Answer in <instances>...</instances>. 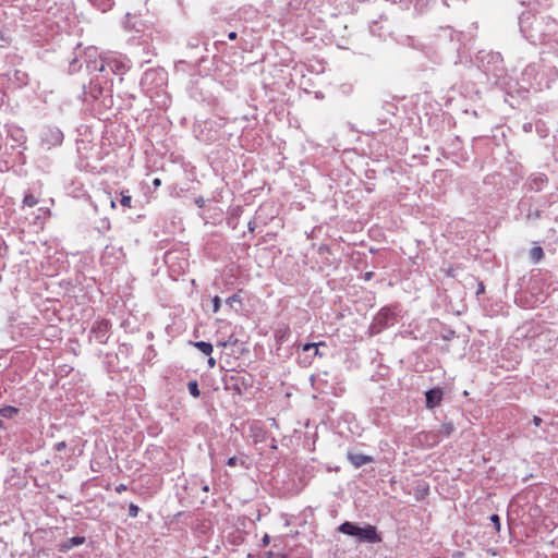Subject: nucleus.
<instances>
[{"label": "nucleus", "mask_w": 558, "mask_h": 558, "mask_svg": "<svg viewBox=\"0 0 558 558\" xmlns=\"http://www.w3.org/2000/svg\"><path fill=\"white\" fill-rule=\"evenodd\" d=\"M339 532L352 536L359 543H379L381 538L378 536L375 526L366 524L359 526L352 522H344L338 527Z\"/></svg>", "instance_id": "obj_1"}, {"label": "nucleus", "mask_w": 558, "mask_h": 558, "mask_svg": "<svg viewBox=\"0 0 558 558\" xmlns=\"http://www.w3.org/2000/svg\"><path fill=\"white\" fill-rule=\"evenodd\" d=\"M106 66H109L111 69V71L118 75L124 74L128 69L126 63L124 61L118 60V59H112V60H107V61L101 59L100 63H98L97 61H93V60L87 61V68L89 70L102 72V71H105Z\"/></svg>", "instance_id": "obj_2"}, {"label": "nucleus", "mask_w": 558, "mask_h": 558, "mask_svg": "<svg viewBox=\"0 0 558 558\" xmlns=\"http://www.w3.org/2000/svg\"><path fill=\"white\" fill-rule=\"evenodd\" d=\"M62 141L63 133L58 128L46 126L40 132V144L46 149L61 145Z\"/></svg>", "instance_id": "obj_3"}, {"label": "nucleus", "mask_w": 558, "mask_h": 558, "mask_svg": "<svg viewBox=\"0 0 558 558\" xmlns=\"http://www.w3.org/2000/svg\"><path fill=\"white\" fill-rule=\"evenodd\" d=\"M426 407L433 409L436 407L442 398V391L440 389H430L426 392Z\"/></svg>", "instance_id": "obj_4"}, {"label": "nucleus", "mask_w": 558, "mask_h": 558, "mask_svg": "<svg viewBox=\"0 0 558 558\" xmlns=\"http://www.w3.org/2000/svg\"><path fill=\"white\" fill-rule=\"evenodd\" d=\"M348 459L355 468H360L373 461L371 456L363 453H348Z\"/></svg>", "instance_id": "obj_5"}, {"label": "nucleus", "mask_w": 558, "mask_h": 558, "mask_svg": "<svg viewBox=\"0 0 558 558\" xmlns=\"http://www.w3.org/2000/svg\"><path fill=\"white\" fill-rule=\"evenodd\" d=\"M393 313L390 308H383L378 315L376 316V322L378 324H389V322L392 319Z\"/></svg>", "instance_id": "obj_6"}, {"label": "nucleus", "mask_w": 558, "mask_h": 558, "mask_svg": "<svg viewBox=\"0 0 558 558\" xmlns=\"http://www.w3.org/2000/svg\"><path fill=\"white\" fill-rule=\"evenodd\" d=\"M84 537H80V536H74V537H71L69 538L63 545H62V549L63 550H69L75 546H78V545H82L84 543Z\"/></svg>", "instance_id": "obj_7"}, {"label": "nucleus", "mask_w": 558, "mask_h": 558, "mask_svg": "<svg viewBox=\"0 0 558 558\" xmlns=\"http://www.w3.org/2000/svg\"><path fill=\"white\" fill-rule=\"evenodd\" d=\"M194 347H196L202 353L206 355H210L213 352V345L209 342L197 341L194 342Z\"/></svg>", "instance_id": "obj_8"}, {"label": "nucleus", "mask_w": 558, "mask_h": 558, "mask_svg": "<svg viewBox=\"0 0 558 558\" xmlns=\"http://www.w3.org/2000/svg\"><path fill=\"white\" fill-rule=\"evenodd\" d=\"M530 256L534 263H538L544 256L543 248L541 246H534L530 252Z\"/></svg>", "instance_id": "obj_9"}, {"label": "nucleus", "mask_w": 558, "mask_h": 558, "mask_svg": "<svg viewBox=\"0 0 558 558\" xmlns=\"http://www.w3.org/2000/svg\"><path fill=\"white\" fill-rule=\"evenodd\" d=\"M123 27L126 31H136V32L141 31V27H138L136 24L131 23V14L130 13H128L125 15V20L123 21Z\"/></svg>", "instance_id": "obj_10"}, {"label": "nucleus", "mask_w": 558, "mask_h": 558, "mask_svg": "<svg viewBox=\"0 0 558 558\" xmlns=\"http://www.w3.org/2000/svg\"><path fill=\"white\" fill-rule=\"evenodd\" d=\"M97 328H98L99 332H101L100 341H101V342H104V341H105V336H106V333H107V331H108V329H109V324H108V322H106V320L100 322V323L98 324V327H97Z\"/></svg>", "instance_id": "obj_11"}, {"label": "nucleus", "mask_w": 558, "mask_h": 558, "mask_svg": "<svg viewBox=\"0 0 558 558\" xmlns=\"http://www.w3.org/2000/svg\"><path fill=\"white\" fill-rule=\"evenodd\" d=\"M189 391H190V393H191L194 398L199 397L201 392H199L198 384H197V381H196V380H193V381H190V383H189Z\"/></svg>", "instance_id": "obj_12"}, {"label": "nucleus", "mask_w": 558, "mask_h": 558, "mask_svg": "<svg viewBox=\"0 0 558 558\" xmlns=\"http://www.w3.org/2000/svg\"><path fill=\"white\" fill-rule=\"evenodd\" d=\"M38 203L37 198L31 194L26 195L23 199V204L28 207H33Z\"/></svg>", "instance_id": "obj_13"}, {"label": "nucleus", "mask_w": 558, "mask_h": 558, "mask_svg": "<svg viewBox=\"0 0 558 558\" xmlns=\"http://www.w3.org/2000/svg\"><path fill=\"white\" fill-rule=\"evenodd\" d=\"M121 205L123 207L130 208L132 206V198L130 195L125 194L124 192L121 193Z\"/></svg>", "instance_id": "obj_14"}, {"label": "nucleus", "mask_w": 558, "mask_h": 558, "mask_svg": "<svg viewBox=\"0 0 558 558\" xmlns=\"http://www.w3.org/2000/svg\"><path fill=\"white\" fill-rule=\"evenodd\" d=\"M16 412H17V410H16V409H14V408H11V407H9V408H4V409H1V410H0V414H1L2 416H5V417H11V416H12L13 414H15Z\"/></svg>", "instance_id": "obj_15"}, {"label": "nucleus", "mask_w": 558, "mask_h": 558, "mask_svg": "<svg viewBox=\"0 0 558 558\" xmlns=\"http://www.w3.org/2000/svg\"><path fill=\"white\" fill-rule=\"evenodd\" d=\"M138 511H140V509H138V507L136 505L131 504L129 506V514H130V517H132V518L137 517Z\"/></svg>", "instance_id": "obj_16"}, {"label": "nucleus", "mask_w": 558, "mask_h": 558, "mask_svg": "<svg viewBox=\"0 0 558 558\" xmlns=\"http://www.w3.org/2000/svg\"><path fill=\"white\" fill-rule=\"evenodd\" d=\"M453 430V427L451 424H445L442 427H441V433L445 435V436H449Z\"/></svg>", "instance_id": "obj_17"}, {"label": "nucleus", "mask_w": 558, "mask_h": 558, "mask_svg": "<svg viewBox=\"0 0 558 558\" xmlns=\"http://www.w3.org/2000/svg\"><path fill=\"white\" fill-rule=\"evenodd\" d=\"M219 308H220V298L219 296H215L213 299V311L215 313H217L219 311Z\"/></svg>", "instance_id": "obj_18"}, {"label": "nucleus", "mask_w": 558, "mask_h": 558, "mask_svg": "<svg viewBox=\"0 0 558 558\" xmlns=\"http://www.w3.org/2000/svg\"><path fill=\"white\" fill-rule=\"evenodd\" d=\"M490 521L494 523L495 529H496L497 531H499V530H500L499 517H498L497 514H493V515L490 517Z\"/></svg>", "instance_id": "obj_19"}, {"label": "nucleus", "mask_w": 558, "mask_h": 558, "mask_svg": "<svg viewBox=\"0 0 558 558\" xmlns=\"http://www.w3.org/2000/svg\"><path fill=\"white\" fill-rule=\"evenodd\" d=\"M318 345H323V343H306V344L303 345L302 350L304 352H307V351H310V350H312V349H314V348H316Z\"/></svg>", "instance_id": "obj_20"}, {"label": "nucleus", "mask_w": 558, "mask_h": 558, "mask_svg": "<svg viewBox=\"0 0 558 558\" xmlns=\"http://www.w3.org/2000/svg\"><path fill=\"white\" fill-rule=\"evenodd\" d=\"M234 302H240V298L238 294H233L232 296L228 298L226 301V303L229 304L230 306H232Z\"/></svg>", "instance_id": "obj_21"}, {"label": "nucleus", "mask_w": 558, "mask_h": 558, "mask_svg": "<svg viewBox=\"0 0 558 558\" xmlns=\"http://www.w3.org/2000/svg\"><path fill=\"white\" fill-rule=\"evenodd\" d=\"M236 463H238L236 457L229 458L228 461H227V464L229 466H234V465H236Z\"/></svg>", "instance_id": "obj_22"}, {"label": "nucleus", "mask_w": 558, "mask_h": 558, "mask_svg": "<svg viewBox=\"0 0 558 558\" xmlns=\"http://www.w3.org/2000/svg\"><path fill=\"white\" fill-rule=\"evenodd\" d=\"M65 447H66V444H65L64 441H60V442H58V444L56 445V449H57L58 451L63 450Z\"/></svg>", "instance_id": "obj_23"}, {"label": "nucleus", "mask_w": 558, "mask_h": 558, "mask_svg": "<svg viewBox=\"0 0 558 558\" xmlns=\"http://www.w3.org/2000/svg\"><path fill=\"white\" fill-rule=\"evenodd\" d=\"M195 203L197 204L198 207H203L205 204V199L203 197H198L196 198Z\"/></svg>", "instance_id": "obj_24"}, {"label": "nucleus", "mask_w": 558, "mask_h": 558, "mask_svg": "<svg viewBox=\"0 0 558 558\" xmlns=\"http://www.w3.org/2000/svg\"><path fill=\"white\" fill-rule=\"evenodd\" d=\"M116 490H117V493L120 494V493L126 490V486L123 484H120L119 486L116 487Z\"/></svg>", "instance_id": "obj_25"}, {"label": "nucleus", "mask_w": 558, "mask_h": 558, "mask_svg": "<svg viewBox=\"0 0 558 558\" xmlns=\"http://www.w3.org/2000/svg\"><path fill=\"white\" fill-rule=\"evenodd\" d=\"M533 423H534L535 426H539L541 423H542V418L538 417V416H534L533 417Z\"/></svg>", "instance_id": "obj_26"}, {"label": "nucleus", "mask_w": 558, "mask_h": 558, "mask_svg": "<svg viewBox=\"0 0 558 558\" xmlns=\"http://www.w3.org/2000/svg\"><path fill=\"white\" fill-rule=\"evenodd\" d=\"M215 365H216V360L214 357H209L208 359V366L210 368H213V367H215Z\"/></svg>", "instance_id": "obj_27"}, {"label": "nucleus", "mask_w": 558, "mask_h": 558, "mask_svg": "<svg viewBox=\"0 0 558 558\" xmlns=\"http://www.w3.org/2000/svg\"><path fill=\"white\" fill-rule=\"evenodd\" d=\"M160 184H161L160 179H158V178L154 179V181H153V185H154L155 187H159V186H160Z\"/></svg>", "instance_id": "obj_28"}, {"label": "nucleus", "mask_w": 558, "mask_h": 558, "mask_svg": "<svg viewBox=\"0 0 558 558\" xmlns=\"http://www.w3.org/2000/svg\"><path fill=\"white\" fill-rule=\"evenodd\" d=\"M228 38H229L230 40H234V39L236 38V33H235V32H230V33L228 34Z\"/></svg>", "instance_id": "obj_29"}, {"label": "nucleus", "mask_w": 558, "mask_h": 558, "mask_svg": "<svg viewBox=\"0 0 558 558\" xmlns=\"http://www.w3.org/2000/svg\"><path fill=\"white\" fill-rule=\"evenodd\" d=\"M86 53H87L88 58H92L96 53V50L88 49V51Z\"/></svg>", "instance_id": "obj_30"}, {"label": "nucleus", "mask_w": 558, "mask_h": 558, "mask_svg": "<svg viewBox=\"0 0 558 558\" xmlns=\"http://www.w3.org/2000/svg\"><path fill=\"white\" fill-rule=\"evenodd\" d=\"M263 543L266 544V545L269 543V536L268 535L264 536Z\"/></svg>", "instance_id": "obj_31"}, {"label": "nucleus", "mask_w": 558, "mask_h": 558, "mask_svg": "<svg viewBox=\"0 0 558 558\" xmlns=\"http://www.w3.org/2000/svg\"><path fill=\"white\" fill-rule=\"evenodd\" d=\"M110 206H111V208H116V202L111 199L110 201Z\"/></svg>", "instance_id": "obj_32"}, {"label": "nucleus", "mask_w": 558, "mask_h": 558, "mask_svg": "<svg viewBox=\"0 0 558 558\" xmlns=\"http://www.w3.org/2000/svg\"><path fill=\"white\" fill-rule=\"evenodd\" d=\"M314 354L319 355L318 347L314 348Z\"/></svg>", "instance_id": "obj_33"}, {"label": "nucleus", "mask_w": 558, "mask_h": 558, "mask_svg": "<svg viewBox=\"0 0 558 558\" xmlns=\"http://www.w3.org/2000/svg\"><path fill=\"white\" fill-rule=\"evenodd\" d=\"M371 276H372V272H366V274H365V278H366V279H369V278H371Z\"/></svg>", "instance_id": "obj_34"}, {"label": "nucleus", "mask_w": 558, "mask_h": 558, "mask_svg": "<svg viewBox=\"0 0 558 558\" xmlns=\"http://www.w3.org/2000/svg\"><path fill=\"white\" fill-rule=\"evenodd\" d=\"M110 8H111V4H109L107 8H102L101 10L106 11L107 9H110Z\"/></svg>", "instance_id": "obj_35"}, {"label": "nucleus", "mask_w": 558, "mask_h": 558, "mask_svg": "<svg viewBox=\"0 0 558 558\" xmlns=\"http://www.w3.org/2000/svg\"><path fill=\"white\" fill-rule=\"evenodd\" d=\"M2 425V422L0 421V426Z\"/></svg>", "instance_id": "obj_36"}]
</instances>
